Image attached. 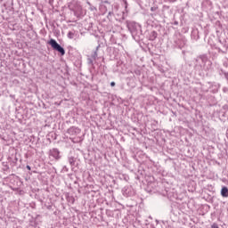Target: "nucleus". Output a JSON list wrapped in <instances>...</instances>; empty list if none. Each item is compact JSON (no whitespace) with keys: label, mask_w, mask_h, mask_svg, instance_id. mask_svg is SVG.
<instances>
[{"label":"nucleus","mask_w":228,"mask_h":228,"mask_svg":"<svg viewBox=\"0 0 228 228\" xmlns=\"http://www.w3.org/2000/svg\"><path fill=\"white\" fill-rule=\"evenodd\" d=\"M49 45L53 47V49H54L55 51H58V53H61V56L65 54V49H63V47H61L58 44V42H56V40L51 39L49 41Z\"/></svg>","instance_id":"nucleus-1"},{"label":"nucleus","mask_w":228,"mask_h":228,"mask_svg":"<svg viewBox=\"0 0 228 228\" xmlns=\"http://www.w3.org/2000/svg\"><path fill=\"white\" fill-rule=\"evenodd\" d=\"M50 156L54 158V159H58L60 158V151L56 149H53L50 151Z\"/></svg>","instance_id":"nucleus-2"},{"label":"nucleus","mask_w":228,"mask_h":228,"mask_svg":"<svg viewBox=\"0 0 228 228\" xmlns=\"http://www.w3.org/2000/svg\"><path fill=\"white\" fill-rule=\"evenodd\" d=\"M222 197H228V189L227 187H223L221 190Z\"/></svg>","instance_id":"nucleus-3"},{"label":"nucleus","mask_w":228,"mask_h":228,"mask_svg":"<svg viewBox=\"0 0 228 228\" xmlns=\"http://www.w3.org/2000/svg\"><path fill=\"white\" fill-rule=\"evenodd\" d=\"M68 37L69 38H74V33L69 32Z\"/></svg>","instance_id":"nucleus-4"},{"label":"nucleus","mask_w":228,"mask_h":228,"mask_svg":"<svg viewBox=\"0 0 228 228\" xmlns=\"http://www.w3.org/2000/svg\"><path fill=\"white\" fill-rule=\"evenodd\" d=\"M211 228H218V224H213L211 225Z\"/></svg>","instance_id":"nucleus-5"},{"label":"nucleus","mask_w":228,"mask_h":228,"mask_svg":"<svg viewBox=\"0 0 228 228\" xmlns=\"http://www.w3.org/2000/svg\"><path fill=\"white\" fill-rule=\"evenodd\" d=\"M69 163H70L71 165H74V159H69Z\"/></svg>","instance_id":"nucleus-6"},{"label":"nucleus","mask_w":228,"mask_h":228,"mask_svg":"<svg viewBox=\"0 0 228 228\" xmlns=\"http://www.w3.org/2000/svg\"><path fill=\"white\" fill-rule=\"evenodd\" d=\"M152 35H153V40H154V38H156L157 37L156 32H152Z\"/></svg>","instance_id":"nucleus-7"},{"label":"nucleus","mask_w":228,"mask_h":228,"mask_svg":"<svg viewBox=\"0 0 228 228\" xmlns=\"http://www.w3.org/2000/svg\"><path fill=\"white\" fill-rule=\"evenodd\" d=\"M110 86H115V82H111Z\"/></svg>","instance_id":"nucleus-8"},{"label":"nucleus","mask_w":228,"mask_h":228,"mask_svg":"<svg viewBox=\"0 0 228 228\" xmlns=\"http://www.w3.org/2000/svg\"><path fill=\"white\" fill-rule=\"evenodd\" d=\"M27 168H28V170H31V167H30L29 166H27Z\"/></svg>","instance_id":"nucleus-9"}]
</instances>
